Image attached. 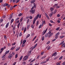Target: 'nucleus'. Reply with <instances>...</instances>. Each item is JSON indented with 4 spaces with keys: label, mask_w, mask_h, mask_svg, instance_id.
I'll return each instance as SVG.
<instances>
[{
    "label": "nucleus",
    "mask_w": 65,
    "mask_h": 65,
    "mask_svg": "<svg viewBox=\"0 0 65 65\" xmlns=\"http://www.w3.org/2000/svg\"><path fill=\"white\" fill-rule=\"evenodd\" d=\"M55 7H56V9H58V8H59L60 7V6H58V4H55L53 7L54 8H55Z\"/></svg>",
    "instance_id": "1"
},
{
    "label": "nucleus",
    "mask_w": 65,
    "mask_h": 65,
    "mask_svg": "<svg viewBox=\"0 0 65 65\" xmlns=\"http://www.w3.org/2000/svg\"><path fill=\"white\" fill-rule=\"evenodd\" d=\"M29 58V57L27 56V55L25 56L23 59V61H26Z\"/></svg>",
    "instance_id": "2"
},
{
    "label": "nucleus",
    "mask_w": 65,
    "mask_h": 65,
    "mask_svg": "<svg viewBox=\"0 0 65 65\" xmlns=\"http://www.w3.org/2000/svg\"><path fill=\"white\" fill-rule=\"evenodd\" d=\"M35 9H34L33 10H31L30 11V12H31V13L32 14H33L35 13Z\"/></svg>",
    "instance_id": "3"
},
{
    "label": "nucleus",
    "mask_w": 65,
    "mask_h": 65,
    "mask_svg": "<svg viewBox=\"0 0 65 65\" xmlns=\"http://www.w3.org/2000/svg\"><path fill=\"white\" fill-rule=\"evenodd\" d=\"M64 41H62L61 43H60V44H59V45H62V46H64V45H65V43H64Z\"/></svg>",
    "instance_id": "4"
},
{
    "label": "nucleus",
    "mask_w": 65,
    "mask_h": 65,
    "mask_svg": "<svg viewBox=\"0 0 65 65\" xmlns=\"http://www.w3.org/2000/svg\"><path fill=\"white\" fill-rule=\"evenodd\" d=\"M13 56L12 55V54H9V56H8V58H9V59H10Z\"/></svg>",
    "instance_id": "5"
},
{
    "label": "nucleus",
    "mask_w": 65,
    "mask_h": 65,
    "mask_svg": "<svg viewBox=\"0 0 65 65\" xmlns=\"http://www.w3.org/2000/svg\"><path fill=\"white\" fill-rule=\"evenodd\" d=\"M34 6L32 7V8L31 9V10L33 9L34 8H36V6L37 5L35 3L34 4Z\"/></svg>",
    "instance_id": "6"
},
{
    "label": "nucleus",
    "mask_w": 65,
    "mask_h": 65,
    "mask_svg": "<svg viewBox=\"0 0 65 65\" xmlns=\"http://www.w3.org/2000/svg\"><path fill=\"white\" fill-rule=\"evenodd\" d=\"M57 55V53L56 52H55L52 55V56H54V57H56Z\"/></svg>",
    "instance_id": "7"
},
{
    "label": "nucleus",
    "mask_w": 65,
    "mask_h": 65,
    "mask_svg": "<svg viewBox=\"0 0 65 65\" xmlns=\"http://www.w3.org/2000/svg\"><path fill=\"white\" fill-rule=\"evenodd\" d=\"M4 50V48H2L0 50V53L1 54V53Z\"/></svg>",
    "instance_id": "8"
},
{
    "label": "nucleus",
    "mask_w": 65,
    "mask_h": 65,
    "mask_svg": "<svg viewBox=\"0 0 65 65\" xmlns=\"http://www.w3.org/2000/svg\"><path fill=\"white\" fill-rule=\"evenodd\" d=\"M44 24H45V20H44L43 21H43L42 22L41 26H43V25H44Z\"/></svg>",
    "instance_id": "9"
},
{
    "label": "nucleus",
    "mask_w": 65,
    "mask_h": 65,
    "mask_svg": "<svg viewBox=\"0 0 65 65\" xmlns=\"http://www.w3.org/2000/svg\"><path fill=\"white\" fill-rule=\"evenodd\" d=\"M9 22H8V23H7L6 25V28H7L9 26Z\"/></svg>",
    "instance_id": "10"
},
{
    "label": "nucleus",
    "mask_w": 65,
    "mask_h": 65,
    "mask_svg": "<svg viewBox=\"0 0 65 65\" xmlns=\"http://www.w3.org/2000/svg\"><path fill=\"white\" fill-rule=\"evenodd\" d=\"M8 5V4L7 3H5L3 5L4 7H5V6H7Z\"/></svg>",
    "instance_id": "11"
},
{
    "label": "nucleus",
    "mask_w": 65,
    "mask_h": 65,
    "mask_svg": "<svg viewBox=\"0 0 65 65\" xmlns=\"http://www.w3.org/2000/svg\"><path fill=\"white\" fill-rule=\"evenodd\" d=\"M46 62H47V61H43L40 63V64L41 65L42 64H44V63H46Z\"/></svg>",
    "instance_id": "12"
},
{
    "label": "nucleus",
    "mask_w": 65,
    "mask_h": 65,
    "mask_svg": "<svg viewBox=\"0 0 65 65\" xmlns=\"http://www.w3.org/2000/svg\"><path fill=\"white\" fill-rule=\"evenodd\" d=\"M53 13H54V12L52 11L51 12V13L50 14V17H52L53 15Z\"/></svg>",
    "instance_id": "13"
},
{
    "label": "nucleus",
    "mask_w": 65,
    "mask_h": 65,
    "mask_svg": "<svg viewBox=\"0 0 65 65\" xmlns=\"http://www.w3.org/2000/svg\"><path fill=\"white\" fill-rule=\"evenodd\" d=\"M46 55H45L43 56L41 58V60H43V59H45L46 58Z\"/></svg>",
    "instance_id": "14"
},
{
    "label": "nucleus",
    "mask_w": 65,
    "mask_h": 65,
    "mask_svg": "<svg viewBox=\"0 0 65 65\" xmlns=\"http://www.w3.org/2000/svg\"><path fill=\"white\" fill-rule=\"evenodd\" d=\"M23 55L21 56L19 58V60L20 61H21V60H22V59H23Z\"/></svg>",
    "instance_id": "15"
},
{
    "label": "nucleus",
    "mask_w": 65,
    "mask_h": 65,
    "mask_svg": "<svg viewBox=\"0 0 65 65\" xmlns=\"http://www.w3.org/2000/svg\"><path fill=\"white\" fill-rule=\"evenodd\" d=\"M35 2V0H33L32 1L30 2V3H31L33 4V3H34Z\"/></svg>",
    "instance_id": "16"
},
{
    "label": "nucleus",
    "mask_w": 65,
    "mask_h": 65,
    "mask_svg": "<svg viewBox=\"0 0 65 65\" xmlns=\"http://www.w3.org/2000/svg\"><path fill=\"white\" fill-rule=\"evenodd\" d=\"M39 14H37V17H36V19H38V18H39Z\"/></svg>",
    "instance_id": "17"
},
{
    "label": "nucleus",
    "mask_w": 65,
    "mask_h": 65,
    "mask_svg": "<svg viewBox=\"0 0 65 65\" xmlns=\"http://www.w3.org/2000/svg\"><path fill=\"white\" fill-rule=\"evenodd\" d=\"M15 48V46H13L11 48L10 50H14Z\"/></svg>",
    "instance_id": "18"
},
{
    "label": "nucleus",
    "mask_w": 65,
    "mask_h": 65,
    "mask_svg": "<svg viewBox=\"0 0 65 65\" xmlns=\"http://www.w3.org/2000/svg\"><path fill=\"white\" fill-rule=\"evenodd\" d=\"M50 10L51 11H53L54 10V8H51L50 9Z\"/></svg>",
    "instance_id": "19"
},
{
    "label": "nucleus",
    "mask_w": 65,
    "mask_h": 65,
    "mask_svg": "<svg viewBox=\"0 0 65 65\" xmlns=\"http://www.w3.org/2000/svg\"><path fill=\"white\" fill-rule=\"evenodd\" d=\"M53 35V33H52L49 36V38H50L51 36H52Z\"/></svg>",
    "instance_id": "20"
},
{
    "label": "nucleus",
    "mask_w": 65,
    "mask_h": 65,
    "mask_svg": "<svg viewBox=\"0 0 65 65\" xmlns=\"http://www.w3.org/2000/svg\"><path fill=\"white\" fill-rule=\"evenodd\" d=\"M27 41L26 40H24L23 42V44H25L26 42Z\"/></svg>",
    "instance_id": "21"
},
{
    "label": "nucleus",
    "mask_w": 65,
    "mask_h": 65,
    "mask_svg": "<svg viewBox=\"0 0 65 65\" xmlns=\"http://www.w3.org/2000/svg\"><path fill=\"white\" fill-rule=\"evenodd\" d=\"M20 47H18L17 48V49L16 50V51H19V50L20 49Z\"/></svg>",
    "instance_id": "22"
},
{
    "label": "nucleus",
    "mask_w": 65,
    "mask_h": 65,
    "mask_svg": "<svg viewBox=\"0 0 65 65\" xmlns=\"http://www.w3.org/2000/svg\"><path fill=\"white\" fill-rule=\"evenodd\" d=\"M9 53V50H8L7 51V52H6L5 54H8Z\"/></svg>",
    "instance_id": "23"
},
{
    "label": "nucleus",
    "mask_w": 65,
    "mask_h": 65,
    "mask_svg": "<svg viewBox=\"0 0 65 65\" xmlns=\"http://www.w3.org/2000/svg\"><path fill=\"white\" fill-rule=\"evenodd\" d=\"M13 21H14V19H12L11 22V24H12V23L13 22Z\"/></svg>",
    "instance_id": "24"
},
{
    "label": "nucleus",
    "mask_w": 65,
    "mask_h": 65,
    "mask_svg": "<svg viewBox=\"0 0 65 65\" xmlns=\"http://www.w3.org/2000/svg\"><path fill=\"white\" fill-rule=\"evenodd\" d=\"M20 22H19L18 25V28H19V27H20Z\"/></svg>",
    "instance_id": "25"
},
{
    "label": "nucleus",
    "mask_w": 65,
    "mask_h": 65,
    "mask_svg": "<svg viewBox=\"0 0 65 65\" xmlns=\"http://www.w3.org/2000/svg\"><path fill=\"white\" fill-rule=\"evenodd\" d=\"M25 45V44H23L21 46L22 47H24Z\"/></svg>",
    "instance_id": "26"
},
{
    "label": "nucleus",
    "mask_w": 65,
    "mask_h": 65,
    "mask_svg": "<svg viewBox=\"0 0 65 65\" xmlns=\"http://www.w3.org/2000/svg\"><path fill=\"white\" fill-rule=\"evenodd\" d=\"M26 27H25L24 31V32L23 33H25V32H26Z\"/></svg>",
    "instance_id": "27"
},
{
    "label": "nucleus",
    "mask_w": 65,
    "mask_h": 65,
    "mask_svg": "<svg viewBox=\"0 0 65 65\" xmlns=\"http://www.w3.org/2000/svg\"><path fill=\"white\" fill-rule=\"evenodd\" d=\"M48 33H47L45 35V37H47V36H48Z\"/></svg>",
    "instance_id": "28"
},
{
    "label": "nucleus",
    "mask_w": 65,
    "mask_h": 65,
    "mask_svg": "<svg viewBox=\"0 0 65 65\" xmlns=\"http://www.w3.org/2000/svg\"><path fill=\"white\" fill-rule=\"evenodd\" d=\"M59 34H60V32H58L55 35H56L57 36H58V35H59Z\"/></svg>",
    "instance_id": "29"
},
{
    "label": "nucleus",
    "mask_w": 65,
    "mask_h": 65,
    "mask_svg": "<svg viewBox=\"0 0 65 65\" xmlns=\"http://www.w3.org/2000/svg\"><path fill=\"white\" fill-rule=\"evenodd\" d=\"M39 24V22L38 21L36 23V26H37V25H38Z\"/></svg>",
    "instance_id": "30"
},
{
    "label": "nucleus",
    "mask_w": 65,
    "mask_h": 65,
    "mask_svg": "<svg viewBox=\"0 0 65 65\" xmlns=\"http://www.w3.org/2000/svg\"><path fill=\"white\" fill-rule=\"evenodd\" d=\"M18 57V54H16L15 55V58H17Z\"/></svg>",
    "instance_id": "31"
},
{
    "label": "nucleus",
    "mask_w": 65,
    "mask_h": 65,
    "mask_svg": "<svg viewBox=\"0 0 65 65\" xmlns=\"http://www.w3.org/2000/svg\"><path fill=\"white\" fill-rule=\"evenodd\" d=\"M51 48V46H49L47 48V50H49Z\"/></svg>",
    "instance_id": "32"
},
{
    "label": "nucleus",
    "mask_w": 65,
    "mask_h": 65,
    "mask_svg": "<svg viewBox=\"0 0 65 65\" xmlns=\"http://www.w3.org/2000/svg\"><path fill=\"white\" fill-rule=\"evenodd\" d=\"M30 36V35L29 34H28L26 37V38H28V37H29Z\"/></svg>",
    "instance_id": "33"
},
{
    "label": "nucleus",
    "mask_w": 65,
    "mask_h": 65,
    "mask_svg": "<svg viewBox=\"0 0 65 65\" xmlns=\"http://www.w3.org/2000/svg\"><path fill=\"white\" fill-rule=\"evenodd\" d=\"M62 58H63V56H62L59 58V60H61V59H62Z\"/></svg>",
    "instance_id": "34"
},
{
    "label": "nucleus",
    "mask_w": 65,
    "mask_h": 65,
    "mask_svg": "<svg viewBox=\"0 0 65 65\" xmlns=\"http://www.w3.org/2000/svg\"><path fill=\"white\" fill-rule=\"evenodd\" d=\"M22 35V32H20V35H19V36H21Z\"/></svg>",
    "instance_id": "35"
},
{
    "label": "nucleus",
    "mask_w": 65,
    "mask_h": 65,
    "mask_svg": "<svg viewBox=\"0 0 65 65\" xmlns=\"http://www.w3.org/2000/svg\"><path fill=\"white\" fill-rule=\"evenodd\" d=\"M44 39V37L43 36V37L42 38V41H43V40Z\"/></svg>",
    "instance_id": "36"
},
{
    "label": "nucleus",
    "mask_w": 65,
    "mask_h": 65,
    "mask_svg": "<svg viewBox=\"0 0 65 65\" xmlns=\"http://www.w3.org/2000/svg\"><path fill=\"white\" fill-rule=\"evenodd\" d=\"M10 10H12L13 9V7L11 6L10 8Z\"/></svg>",
    "instance_id": "37"
},
{
    "label": "nucleus",
    "mask_w": 65,
    "mask_h": 65,
    "mask_svg": "<svg viewBox=\"0 0 65 65\" xmlns=\"http://www.w3.org/2000/svg\"><path fill=\"white\" fill-rule=\"evenodd\" d=\"M22 15V14L21 13H20L19 15V17H21Z\"/></svg>",
    "instance_id": "38"
},
{
    "label": "nucleus",
    "mask_w": 65,
    "mask_h": 65,
    "mask_svg": "<svg viewBox=\"0 0 65 65\" xmlns=\"http://www.w3.org/2000/svg\"><path fill=\"white\" fill-rule=\"evenodd\" d=\"M23 65H26V62L25 61H24L23 62Z\"/></svg>",
    "instance_id": "39"
},
{
    "label": "nucleus",
    "mask_w": 65,
    "mask_h": 65,
    "mask_svg": "<svg viewBox=\"0 0 65 65\" xmlns=\"http://www.w3.org/2000/svg\"><path fill=\"white\" fill-rule=\"evenodd\" d=\"M31 27L32 28H34V25H31Z\"/></svg>",
    "instance_id": "40"
},
{
    "label": "nucleus",
    "mask_w": 65,
    "mask_h": 65,
    "mask_svg": "<svg viewBox=\"0 0 65 65\" xmlns=\"http://www.w3.org/2000/svg\"><path fill=\"white\" fill-rule=\"evenodd\" d=\"M64 37V36H61L60 38H63V37Z\"/></svg>",
    "instance_id": "41"
},
{
    "label": "nucleus",
    "mask_w": 65,
    "mask_h": 65,
    "mask_svg": "<svg viewBox=\"0 0 65 65\" xmlns=\"http://www.w3.org/2000/svg\"><path fill=\"white\" fill-rule=\"evenodd\" d=\"M29 19H28L27 20V24H28L29 22Z\"/></svg>",
    "instance_id": "42"
},
{
    "label": "nucleus",
    "mask_w": 65,
    "mask_h": 65,
    "mask_svg": "<svg viewBox=\"0 0 65 65\" xmlns=\"http://www.w3.org/2000/svg\"><path fill=\"white\" fill-rule=\"evenodd\" d=\"M50 41H48L46 43L47 44H50Z\"/></svg>",
    "instance_id": "43"
},
{
    "label": "nucleus",
    "mask_w": 65,
    "mask_h": 65,
    "mask_svg": "<svg viewBox=\"0 0 65 65\" xmlns=\"http://www.w3.org/2000/svg\"><path fill=\"white\" fill-rule=\"evenodd\" d=\"M60 29V27H58L56 28V30H59Z\"/></svg>",
    "instance_id": "44"
},
{
    "label": "nucleus",
    "mask_w": 65,
    "mask_h": 65,
    "mask_svg": "<svg viewBox=\"0 0 65 65\" xmlns=\"http://www.w3.org/2000/svg\"><path fill=\"white\" fill-rule=\"evenodd\" d=\"M44 53V52H41V55H43Z\"/></svg>",
    "instance_id": "45"
},
{
    "label": "nucleus",
    "mask_w": 65,
    "mask_h": 65,
    "mask_svg": "<svg viewBox=\"0 0 65 65\" xmlns=\"http://www.w3.org/2000/svg\"><path fill=\"white\" fill-rule=\"evenodd\" d=\"M3 19L1 20H0V23H2V22H3Z\"/></svg>",
    "instance_id": "46"
},
{
    "label": "nucleus",
    "mask_w": 65,
    "mask_h": 65,
    "mask_svg": "<svg viewBox=\"0 0 65 65\" xmlns=\"http://www.w3.org/2000/svg\"><path fill=\"white\" fill-rule=\"evenodd\" d=\"M56 64L57 65H60V62L59 63H56Z\"/></svg>",
    "instance_id": "47"
},
{
    "label": "nucleus",
    "mask_w": 65,
    "mask_h": 65,
    "mask_svg": "<svg viewBox=\"0 0 65 65\" xmlns=\"http://www.w3.org/2000/svg\"><path fill=\"white\" fill-rule=\"evenodd\" d=\"M56 36H55V39H57V38H58V36H56V35H55Z\"/></svg>",
    "instance_id": "48"
},
{
    "label": "nucleus",
    "mask_w": 65,
    "mask_h": 65,
    "mask_svg": "<svg viewBox=\"0 0 65 65\" xmlns=\"http://www.w3.org/2000/svg\"><path fill=\"white\" fill-rule=\"evenodd\" d=\"M16 63H17V62H14L12 64V65H15V64H16Z\"/></svg>",
    "instance_id": "49"
},
{
    "label": "nucleus",
    "mask_w": 65,
    "mask_h": 65,
    "mask_svg": "<svg viewBox=\"0 0 65 65\" xmlns=\"http://www.w3.org/2000/svg\"><path fill=\"white\" fill-rule=\"evenodd\" d=\"M46 17L48 20H50V18L49 17V16H48Z\"/></svg>",
    "instance_id": "50"
},
{
    "label": "nucleus",
    "mask_w": 65,
    "mask_h": 65,
    "mask_svg": "<svg viewBox=\"0 0 65 65\" xmlns=\"http://www.w3.org/2000/svg\"><path fill=\"white\" fill-rule=\"evenodd\" d=\"M46 31H43V35H44V34H45V33H46Z\"/></svg>",
    "instance_id": "51"
},
{
    "label": "nucleus",
    "mask_w": 65,
    "mask_h": 65,
    "mask_svg": "<svg viewBox=\"0 0 65 65\" xmlns=\"http://www.w3.org/2000/svg\"><path fill=\"white\" fill-rule=\"evenodd\" d=\"M20 1V0H18L17 1H16V3H18V2H19V1Z\"/></svg>",
    "instance_id": "52"
},
{
    "label": "nucleus",
    "mask_w": 65,
    "mask_h": 65,
    "mask_svg": "<svg viewBox=\"0 0 65 65\" xmlns=\"http://www.w3.org/2000/svg\"><path fill=\"white\" fill-rule=\"evenodd\" d=\"M49 59L50 58H47V59H46V61H49Z\"/></svg>",
    "instance_id": "53"
},
{
    "label": "nucleus",
    "mask_w": 65,
    "mask_h": 65,
    "mask_svg": "<svg viewBox=\"0 0 65 65\" xmlns=\"http://www.w3.org/2000/svg\"><path fill=\"white\" fill-rule=\"evenodd\" d=\"M58 58V56L56 57L55 58H54V60L57 59V58Z\"/></svg>",
    "instance_id": "54"
},
{
    "label": "nucleus",
    "mask_w": 65,
    "mask_h": 65,
    "mask_svg": "<svg viewBox=\"0 0 65 65\" xmlns=\"http://www.w3.org/2000/svg\"><path fill=\"white\" fill-rule=\"evenodd\" d=\"M28 53L31 54V51H29Z\"/></svg>",
    "instance_id": "55"
},
{
    "label": "nucleus",
    "mask_w": 65,
    "mask_h": 65,
    "mask_svg": "<svg viewBox=\"0 0 65 65\" xmlns=\"http://www.w3.org/2000/svg\"><path fill=\"white\" fill-rule=\"evenodd\" d=\"M6 56V54H5L3 55V57H2V58H3L5 56Z\"/></svg>",
    "instance_id": "56"
},
{
    "label": "nucleus",
    "mask_w": 65,
    "mask_h": 65,
    "mask_svg": "<svg viewBox=\"0 0 65 65\" xmlns=\"http://www.w3.org/2000/svg\"><path fill=\"white\" fill-rule=\"evenodd\" d=\"M62 65H65V61H64L63 63H62Z\"/></svg>",
    "instance_id": "57"
},
{
    "label": "nucleus",
    "mask_w": 65,
    "mask_h": 65,
    "mask_svg": "<svg viewBox=\"0 0 65 65\" xmlns=\"http://www.w3.org/2000/svg\"><path fill=\"white\" fill-rule=\"evenodd\" d=\"M15 27L14 26L13 28V30H15Z\"/></svg>",
    "instance_id": "58"
},
{
    "label": "nucleus",
    "mask_w": 65,
    "mask_h": 65,
    "mask_svg": "<svg viewBox=\"0 0 65 65\" xmlns=\"http://www.w3.org/2000/svg\"><path fill=\"white\" fill-rule=\"evenodd\" d=\"M45 14L46 17H47L48 16V15H47V14H46V13H45Z\"/></svg>",
    "instance_id": "59"
},
{
    "label": "nucleus",
    "mask_w": 65,
    "mask_h": 65,
    "mask_svg": "<svg viewBox=\"0 0 65 65\" xmlns=\"http://www.w3.org/2000/svg\"><path fill=\"white\" fill-rule=\"evenodd\" d=\"M37 20V19L36 18H35L34 19V21H36Z\"/></svg>",
    "instance_id": "60"
},
{
    "label": "nucleus",
    "mask_w": 65,
    "mask_h": 65,
    "mask_svg": "<svg viewBox=\"0 0 65 65\" xmlns=\"http://www.w3.org/2000/svg\"><path fill=\"white\" fill-rule=\"evenodd\" d=\"M29 18L30 19H32V17L31 16H30L29 17Z\"/></svg>",
    "instance_id": "61"
},
{
    "label": "nucleus",
    "mask_w": 65,
    "mask_h": 65,
    "mask_svg": "<svg viewBox=\"0 0 65 65\" xmlns=\"http://www.w3.org/2000/svg\"><path fill=\"white\" fill-rule=\"evenodd\" d=\"M30 27V25H27V28H29Z\"/></svg>",
    "instance_id": "62"
},
{
    "label": "nucleus",
    "mask_w": 65,
    "mask_h": 65,
    "mask_svg": "<svg viewBox=\"0 0 65 65\" xmlns=\"http://www.w3.org/2000/svg\"><path fill=\"white\" fill-rule=\"evenodd\" d=\"M41 15L40 14L39 15V18L40 19L41 18Z\"/></svg>",
    "instance_id": "63"
},
{
    "label": "nucleus",
    "mask_w": 65,
    "mask_h": 65,
    "mask_svg": "<svg viewBox=\"0 0 65 65\" xmlns=\"http://www.w3.org/2000/svg\"><path fill=\"white\" fill-rule=\"evenodd\" d=\"M41 28V25H40V26H39V28Z\"/></svg>",
    "instance_id": "64"
}]
</instances>
